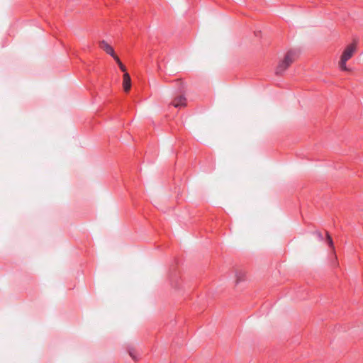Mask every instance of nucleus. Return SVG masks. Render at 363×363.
<instances>
[{
	"mask_svg": "<svg viewBox=\"0 0 363 363\" xmlns=\"http://www.w3.org/2000/svg\"><path fill=\"white\" fill-rule=\"evenodd\" d=\"M128 354L133 358V359L137 360L136 352L133 349H129Z\"/></svg>",
	"mask_w": 363,
	"mask_h": 363,
	"instance_id": "8",
	"label": "nucleus"
},
{
	"mask_svg": "<svg viewBox=\"0 0 363 363\" xmlns=\"http://www.w3.org/2000/svg\"><path fill=\"white\" fill-rule=\"evenodd\" d=\"M326 239L328 245L334 250L333 242L332 238L330 237L328 233H327L326 234Z\"/></svg>",
	"mask_w": 363,
	"mask_h": 363,
	"instance_id": "7",
	"label": "nucleus"
},
{
	"mask_svg": "<svg viewBox=\"0 0 363 363\" xmlns=\"http://www.w3.org/2000/svg\"><path fill=\"white\" fill-rule=\"evenodd\" d=\"M296 57V52L294 50H289L286 54L284 59L280 61L279 63L277 69H276V74H282L291 65V63L295 60V58Z\"/></svg>",
	"mask_w": 363,
	"mask_h": 363,
	"instance_id": "2",
	"label": "nucleus"
},
{
	"mask_svg": "<svg viewBox=\"0 0 363 363\" xmlns=\"http://www.w3.org/2000/svg\"><path fill=\"white\" fill-rule=\"evenodd\" d=\"M240 281V277H238L237 281H237V283H238V282H239Z\"/></svg>",
	"mask_w": 363,
	"mask_h": 363,
	"instance_id": "11",
	"label": "nucleus"
},
{
	"mask_svg": "<svg viewBox=\"0 0 363 363\" xmlns=\"http://www.w3.org/2000/svg\"><path fill=\"white\" fill-rule=\"evenodd\" d=\"M172 105L175 108L185 107L186 106V99L183 95L178 96L174 99Z\"/></svg>",
	"mask_w": 363,
	"mask_h": 363,
	"instance_id": "3",
	"label": "nucleus"
},
{
	"mask_svg": "<svg viewBox=\"0 0 363 363\" xmlns=\"http://www.w3.org/2000/svg\"><path fill=\"white\" fill-rule=\"evenodd\" d=\"M317 235H318L320 239H322V238H323L322 234H321L320 232H317Z\"/></svg>",
	"mask_w": 363,
	"mask_h": 363,
	"instance_id": "9",
	"label": "nucleus"
},
{
	"mask_svg": "<svg viewBox=\"0 0 363 363\" xmlns=\"http://www.w3.org/2000/svg\"><path fill=\"white\" fill-rule=\"evenodd\" d=\"M113 59L116 60V62H117V64L118 65V66L120 67L121 69L125 73L126 72V68L123 65V63L121 62V61L120 60V59L118 58V57L117 55L114 56L113 57Z\"/></svg>",
	"mask_w": 363,
	"mask_h": 363,
	"instance_id": "6",
	"label": "nucleus"
},
{
	"mask_svg": "<svg viewBox=\"0 0 363 363\" xmlns=\"http://www.w3.org/2000/svg\"><path fill=\"white\" fill-rule=\"evenodd\" d=\"M99 46L103 50H104L107 54L110 55L113 57L116 55L114 52L113 48L106 41H100Z\"/></svg>",
	"mask_w": 363,
	"mask_h": 363,
	"instance_id": "4",
	"label": "nucleus"
},
{
	"mask_svg": "<svg viewBox=\"0 0 363 363\" xmlns=\"http://www.w3.org/2000/svg\"><path fill=\"white\" fill-rule=\"evenodd\" d=\"M131 87V79L129 74L125 72L123 77V88L125 92H128Z\"/></svg>",
	"mask_w": 363,
	"mask_h": 363,
	"instance_id": "5",
	"label": "nucleus"
},
{
	"mask_svg": "<svg viewBox=\"0 0 363 363\" xmlns=\"http://www.w3.org/2000/svg\"><path fill=\"white\" fill-rule=\"evenodd\" d=\"M334 265L336 266V267L338 266V262L337 261V257H335V262H334Z\"/></svg>",
	"mask_w": 363,
	"mask_h": 363,
	"instance_id": "10",
	"label": "nucleus"
},
{
	"mask_svg": "<svg viewBox=\"0 0 363 363\" xmlns=\"http://www.w3.org/2000/svg\"><path fill=\"white\" fill-rule=\"evenodd\" d=\"M357 43L353 42L349 45H347L344 50L342 51V53L340 56V61L338 62V66L340 69L342 71H348L349 69L347 68L346 63L347 62L351 59L353 55L357 52Z\"/></svg>",
	"mask_w": 363,
	"mask_h": 363,
	"instance_id": "1",
	"label": "nucleus"
}]
</instances>
